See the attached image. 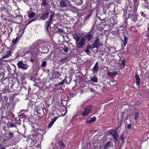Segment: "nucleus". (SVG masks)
<instances>
[{
  "mask_svg": "<svg viewBox=\"0 0 149 149\" xmlns=\"http://www.w3.org/2000/svg\"><path fill=\"white\" fill-rule=\"evenodd\" d=\"M76 41V44L79 48L84 45V38L80 36L77 37Z\"/></svg>",
  "mask_w": 149,
  "mask_h": 149,
  "instance_id": "1",
  "label": "nucleus"
},
{
  "mask_svg": "<svg viewBox=\"0 0 149 149\" xmlns=\"http://www.w3.org/2000/svg\"><path fill=\"white\" fill-rule=\"evenodd\" d=\"M17 65L19 68H20L24 70L26 69L28 66L26 64H24L21 61H20L18 62L17 64Z\"/></svg>",
  "mask_w": 149,
  "mask_h": 149,
  "instance_id": "2",
  "label": "nucleus"
},
{
  "mask_svg": "<svg viewBox=\"0 0 149 149\" xmlns=\"http://www.w3.org/2000/svg\"><path fill=\"white\" fill-rule=\"evenodd\" d=\"M49 2V0H43L41 3V7H43L44 9L48 8Z\"/></svg>",
  "mask_w": 149,
  "mask_h": 149,
  "instance_id": "3",
  "label": "nucleus"
},
{
  "mask_svg": "<svg viewBox=\"0 0 149 149\" xmlns=\"http://www.w3.org/2000/svg\"><path fill=\"white\" fill-rule=\"evenodd\" d=\"M92 107H87L85 108L84 111L82 113L83 116H85L89 114L91 110Z\"/></svg>",
  "mask_w": 149,
  "mask_h": 149,
  "instance_id": "4",
  "label": "nucleus"
},
{
  "mask_svg": "<svg viewBox=\"0 0 149 149\" xmlns=\"http://www.w3.org/2000/svg\"><path fill=\"white\" fill-rule=\"evenodd\" d=\"M70 3L68 0H62L60 2V6L62 7H65Z\"/></svg>",
  "mask_w": 149,
  "mask_h": 149,
  "instance_id": "5",
  "label": "nucleus"
},
{
  "mask_svg": "<svg viewBox=\"0 0 149 149\" xmlns=\"http://www.w3.org/2000/svg\"><path fill=\"white\" fill-rule=\"evenodd\" d=\"M125 60L124 58H121L119 61V67L120 68H124L125 66Z\"/></svg>",
  "mask_w": 149,
  "mask_h": 149,
  "instance_id": "6",
  "label": "nucleus"
},
{
  "mask_svg": "<svg viewBox=\"0 0 149 149\" xmlns=\"http://www.w3.org/2000/svg\"><path fill=\"white\" fill-rule=\"evenodd\" d=\"M110 134L113 136L116 141H117L118 138V136L116 131L114 130H112L110 132Z\"/></svg>",
  "mask_w": 149,
  "mask_h": 149,
  "instance_id": "7",
  "label": "nucleus"
},
{
  "mask_svg": "<svg viewBox=\"0 0 149 149\" xmlns=\"http://www.w3.org/2000/svg\"><path fill=\"white\" fill-rule=\"evenodd\" d=\"M98 70L99 67L98 62H97L92 69L93 72V74H95V73H97L98 72Z\"/></svg>",
  "mask_w": 149,
  "mask_h": 149,
  "instance_id": "8",
  "label": "nucleus"
},
{
  "mask_svg": "<svg viewBox=\"0 0 149 149\" xmlns=\"http://www.w3.org/2000/svg\"><path fill=\"white\" fill-rule=\"evenodd\" d=\"M107 75L110 77H115L116 75L119 74L118 72H108L107 73Z\"/></svg>",
  "mask_w": 149,
  "mask_h": 149,
  "instance_id": "9",
  "label": "nucleus"
},
{
  "mask_svg": "<svg viewBox=\"0 0 149 149\" xmlns=\"http://www.w3.org/2000/svg\"><path fill=\"white\" fill-rule=\"evenodd\" d=\"M96 118L93 117L91 118H89L86 121V123L87 124H89L93 122L96 120Z\"/></svg>",
  "mask_w": 149,
  "mask_h": 149,
  "instance_id": "10",
  "label": "nucleus"
},
{
  "mask_svg": "<svg viewBox=\"0 0 149 149\" xmlns=\"http://www.w3.org/2000/svg\"><path fill=\"white\" fill-rule=\"evenodd\" d=\"M49 14V13L48 12L46 13L43 14L40 19L43 20L46 19L48 17Z\"/></svg>",
  "mask_w": 149,
  "mask_h": 149,
  "instance_id": "11",
  "label": "nucleus"
},
{
  "mask_svg": "<svg viewBox=\"0 0 149 149\" xmlns=\"http://www.w3.org/2000/svg\"><path fill=\"white\" fill-rule=\"evenodd\" d=\"M135 81L136 84L138 86L140 84V79L138 75L136 74L135 76Z\"/></svg>",
  "mask_w": 149,
  "mask_h": 149,
  "instance_id": "12",
  "label": "nucleus"
},
{
  "mask_svg": "<svg viewBox=\"0 0 149 149\" xmlns=\"http://www.w3.org/2000/svg\"><path fill=\"white\" fill-rule=\"evenodd\" d=\"M99 40L98 39H97L96 40H95L94 44H93L94 47H98L100 44Z\"/></svg>",
  "mask_w": 149,
  "mask_h": 149,
  "instance_id": "13",
  "label": "nucleus"
},
{
  "mask_svg": "<svg viewBox=\"0 0 149 149\" xmlns=\"http://www.w3.org/2000/svg\"><path fill=\"white\" fill-rule=\"evenodd\" d=\"M91 80L93 82H97L98 81V79L97 77L94 76L91 78Z\"/></svg>",
  "mask_w": 149,
  "mask_h": 149,
  "instance_id": "14",
  "label": "nucleus"
},
{
  "mask_svg": "<svg viewBox=\"0 0 149 149\" xmlns=\"http://www.w3.org/2000/svg\"><path fill=\"white\" fill-rule=\"evenodd\" d=\"M75 1L76 2L77 5L78 6L81 5L83 3L82 0H76Z\"/></svg>",
  "mask_w": 149,
  "mask_h": 149,
  "instance_id": "15",
  "label": "nucleus"
},
{
  "mask_svg": "<svg viewBox=\"0 0 149 149\" xmlns=\"http://www.w3.org/2000/svg\"><path fill=\"white\" fill-rule=\"evenodd\" d=\"M11 56V52H8L7 54V55L4 56L2 57L3 59L5 58H8L10 56Z\"/></svg>",
  "mask_w": 149,
  "mask_h": 149,
  "instance_id": "16",
  "label": "nucleus"
},
{
  "mask_svg": "<svg viewBox=\"0 0 149 149\" xmlns=\"http://www.w3.org/2000/svg\"><path fill=\"white\" fill-rule=\"evenodd\" d=\"M8 125L9 126V127H16V126L13 123H8Z\"/></svg>",
  "mask_w": 149,
  "mask_h": 149,
  "instance_id": "17",
  "label": "nucleus"
},
{
  "mask_svg": "<svg viewBox=\"0 0 149 149\" xmlns=\"http://www.w3.org/2000/svg\"><path fill=\"white\" fill-rule=\"evenodd\" d=\"M58 144L60 146V148H63L65 147V145L61 141H59V142Z\"/></svg>",
  "mask_w": 149,
  "mask_h": 149,
  "instance_id": "18",
  "label": "nucleus"
},
{
  "mask_svg": "<svg viewBox=\"0 0 149 149\" xmlns=\"http://www.w3.org/2000/svg\"><path fill=\"white\" fill-rule=\"evenodd\" d=\"M93 36L91 34H88L86 36V38L88 39V40H91V38H92Z\"/></svg>",
  "mask_w": 149,
  "mask_h": 149,
  "instance_id": "19",
  "label": "nucleus"
},
{
  "mask_svg": "<svg viewBox=\"0 0 149 149\" xmlns=\"http://www.w3.org/2000/svg\"><path fill=\"white\" fill-rule=\"evenodd\" d=\"M35 14L33 13H30L28 15V16L30 18H32L35 16Z\"/></svg>",
  "mask_w": 149,
  "mask_h": 149,
  "instance_id": "20",
  "label": "nucleus"
},
{
  "mask_svg": "<svg viewBox=\"0 0 149 149\" xmlns=\"http://www.w3.org/2000/svg\"><path fill=\"white\" fill-rule=\"evenodd\" d=\"M127 37L125 36L124 37V46H125L127 42Z\"/></svg>",
  "mask_w": 149,
  "mask_h": 149,
  "instance_id": "21",
  "label": "nucleus"
},
{
  "mask_svg": "<svg viewBox=\"0 0 149 149\" xmlns=\"http://www.w3.org/2000/svg\"><path fill=\"white\" fill-rule=\"evenodd\" d=\"M139 115V112H136L134 115V119L135 120H136L138 118Z\"/></svg>",
  "mask_w": 149,
  "mask_h": 149,
  "instance_id": "22",
  "label": "nucleus"
},
{
  "mask_svg": "<svg viewBox=\"0 0 149 149\" xmlns=\"http://www.w3.org/2000/svg\"><path fill=\"white\" fill-rule=\"evenodd\" d=\"M90 46H87V48L85 50V52L88 53H88L91 50L89 49Z\"/></svg>",
  "mask_w": 149,
  "mask_h": 149,
  "instance_id": "23",
  "label": "nucleus"
},
{
  "mask_svg": "<svg viewBox=\"0 0 149 149\" xmlns=\"http://www.w3.org/2000/svg\"><path fill=\"white\" fill-rule=\"evenodd\" d=\"M54 123H53L51 121L50 122V123L49 124L48 126V128H50L51 126L53 125V124Z\"/></svg>",
  "mask_w": 149,
  "mask_h": 149,
  "instance_id": "24",
  "label": "nucleus"
},
{
  "mask_svg": "<svg viewBox=\"0 0 149 149\" xmlns=\"http://www.w3.org/2000/svg\"><path fill=\"white\" fill-rule=\"evenodd\" d=\"M54 123H53L51 121L50 122V123L49 124L48 126V128H50L51 126L53 125V124Z\"/></svg>",
  "mask_w": 149,
  "mask_h": 149,
  "instance_id": "25",
  "label": "nucleus"
},
{
  "mask_svg": "<svg viewBox=\"0 0 149 149\" xmlns=\"http://www.w3.org/2000/svg\"><path fill=\"white\" fill-rule=\"evenodd\" d=\"M46 24L45 25V27H46L47 29L48 30V28L49 25L50 24L49 22H46Z\"/></svg>",
  "mask_w": 149,
  "mask_h": 149,
  "instance_id": "26",
  "label": "nucleus"
},
{
  "mask_svg": "<svg viewBox=\"0 0 149 149\" xmlns=\"http://www.w3.org/2000/svg\"><path fill=\"white\" fill-rule=\"evenodd\" d=\"M88 46H90L89 49L91 50H92V49L94 47L93 45H88Z\"/></svg>",
  "mask_w": 149,
  "mask_h": 149,
  "instance_id": "27",
  "label": "nucleus"
},
{
  "mask_svg": "<svg viewBox=\"0 0 149 149\" xmlns=\"http://www.w3.org/2000/svg\"><path fill=\"white\" fill-rule=\"evenodd\" d=\"M46 64V62L45 61H43L42 62V67L45 66Z\"/></svg>",
  "mask_w": 149,
  "mask_h": 149,
  "instance_id": "28",
  "label": "nucleus"
},
{
  "mask_svg": "<svg viewBox=\"0 0 149 149\" xmlns=\"http://www.w3.org/2000/svg\"><path fill=\"white\" fill-rule=\"evenodd\" d=\"M106 148V146H103L101 147L100 149H105Z\"/></svg>",
  "mask_w": 149,
  "mask_h": 149,
  "instance_id": "29",
  "label": "nucleus"
},
{
  "mask_svg": "<svg viewBox=\"0 0 149 149\" xmlns=\"http://www.w3.org/2000/svg\"><path fill=\"white\" fill-rule=\"evenodd\" d=\"M63 51L66 53H67L68 51V49L67 48H65L63 49Z\"/></svg>",
  "mask_w": 149,
  "mask_h": 149,
  "instance_id": "30",
  "label": "nucleus"
},
{
  "mask_svg": "<svg viewBox=\"0 0 149 149\" xmlns=\"http://www.w3.org/2000/svg\"><path fill=\"white\" fill-rule=\"evenodd\" d=\"M57 119V118H54L51 121L53 123H54V122L56 121Z\"/></svg>",
  "mask_w": 149,
  "mask_h": 149,
  "instance_id": "31",
  "label": "nucleus"
},
{
  "mask_svg": "<svg viewBox=\"0 0 149 149\" xmlns=\"http://www.w3.org/2000/svg\"><path fill=\"white\" fill-rule=\"evenodd\" d=\"M57 119V118H54L51 121L53 123H54V122L56 121Z\"/></svg>",
  "mask_w": 149,
  "mask_h": 149,
  "instance_id": "32",
  "label": "nucleus"
},
{
  "mask_svg": "<svg viewBox=\"0 0 149 149\" xmlns=\"http://www.w3.org/2000/svg\"><path fill=\"white\" fill-rule=\"evenodd\" d=\"M124 137H123V135H122L121 136H120V140H122V141H123V140H124Z\"/></svg>",
  "mask_w": 149,
  "mask_h": 149,
  "instance_id": "33",
  "label": "nucleus"
},
{
  "mask_svg": "<svg viewBox=\"0 0 149 149\" xmlns=\"http://www.w3.org/2000/svg\"><path fill=\"white\" fill-rule=\"evenodd\" d=\"M110 142L109 141V142H107L105 146H106V147H107V146L109 145H110Z\"/></svg>",
  "mask_w": 149,
  "mask_h": 149,
  "instance_id": "34",
  "label": "nucleus"
},
{
  "mask_svg": "<svg viewBox=\"0 0 149 149\" xmlns=\"http://www.w3.org/2000/svg\"><path fill=\"white\" fill-rule=\"evenodd\" d=\"M17 39H15V40H13L12 41V42H13L14 43V44H15L17 42Z\"/></svg>",
  "mask_w": 149,
  "mask_h": 149,
  "instance_id": "35",
  "label": "nucleus"
},
{
  "mask_svg": "<svg viewBox=\"0 0 149 149\" xmlns=\"http://www.w3.org/2000/svg\"><path fill=\"white\" fill-rule=\"evenodd\" d=\"M140 13L142 16H143V17H144L145 16V15H144L143 12H141Z\"/></svg>",
  "mask_w": 149,
  "mask_h": 149,
  "instance_id": "36",
  "label": "nucleus"
},
{
  "mask_svg": "<svg viewBox=\"0 0 149 149\" xmlns=\"http://www.w3.org/2000/svg\"><path fill=\"white\" fill-rule=\"evenodd\" d=\"M53 14H52V15H51L50 18H49L50 20H52V18L53 17Z\"/></svg>",
  "mask_w": 149,
  "mask_h": 149,
  "instance_id": "37",
  "label": "nucleus"
},
{
  "mask_svg": "<svg viewBox=\"0 0 149 149\" xmlns=\"http://www.w3.org/2000/svg\"><path fill=\"white\" fill-rule=\"evenodd\" d=\"M18 17H19V18H20L21 19H22V17L21 16H18V17H16L15 18V19H16Z\"/></svg>",
  "mask_w": 149,
  "mask_h": 149,
  "instance_id": "38",
  "label": "nucleus"
},
{
  "mask_svg": "<svg viewBox=\"0 0 149 149\" xmlns=\"http://www.w3.org/2000/svg\"><path fill=\"white\" fill-rule=\"evenodd\" d=\"M57 31H59L61 32H62L63 31V30H62V29H57Z\"/></svg>",
  "mask_w": 149,
  "mask_h": 149,
  "instance_id": "39",
  "label": "nucleus"
},
{
  "mask_svg": "<svg viewBox=\"0 0 149 149\" xmlns=\"http://www.w3.org/2000/svg\"><path fill=\"white\" fill-rule=\"evenodd\" d=\"M35 20V19H32L31 21H30L29 22L28 24H29V23H31V22Z\"/></svg>",
  "mask_w": 149,
  "mask_h": 149,
  "instance_id": "40",
  "label": "nucleus"
},
{
  "mask_svg": "<svg viewBox=\"0 0 149 149\" xmlns=\"http://www.w3.org/2000/svg\"><path fill=\"white\" fill-rule=\"evenodd\" d=\"M127 127L128 129H130L131 128V125H128Z\"/></svg>",
  "mask_w": 149,
  "mask_h": 149,
  "instance_id": "41",
  "label": "nucleus"
},
{
  "mask_svg": "<svg viewBox=\"0 0 149 149\" xmlns=\"http://www.w3.org/2000/svg\"><path fill=\"white\" fill-rule=\"evenodd\" d=\"M0 149H6L3 146H2L1 148H0Z\"/></svg>",
  "mask_w": 149,
  "mask_h": 149,
  "instance_id": "42",
  "label": "nucleus"
},
{
  "mask_svg": "<svg viewBox=\"0 0 149 149\" xmlns=\"http://www.w3.org/2000/svg\"><path fill=\"white\" fill-rule=\"evenodd\" d=\"M9 135L11 137H12L13 136V134L12 133H10Z\"/></svg>",
  "mask_w": 149,
  "mask_h": 149,
  "instance_id": "43",
  "label": "nucleus"
},
{
  "mask_svg": "<svg viewBox=\"0 0 149 149\" xmlns=\"http://www.w3.org/2000/svg\"><path fill=\"white\" fill-rule=\"evenodd\" d=\"M90 90L92 92H93L94 91L93 89V88H90Z\"/></svg>",
  "mask_w": 149,
  "mask_h": 149,
  "instance_id": "44",
  "label": "nucleus"
},
{
  "mask_svg": "<svg viewBox=\"0 0 149 149\" xmlns=\"http://www.w3.org/2000/svg\"><path fill=\"white\" fill-rule=\"evenodd\" d=\"M63 82H61L59 84L61 85H63Z\"/></svg>",
  "mask_w": 149,
  "mask_h": 149,
  "instance_id": "45",
  "label": "nucleus"
},
{
  "mask_svg": "<svg viewBox=\"0 0 149 149\" xmlns=\"http://www.w3.org/2000/svg\"><path fill=\"white\" fill-rule=\"evenodd\" d=\"M65 109V114L63 115V116L65 115L66 114V113H67V110H66V109Z\"/></svg>",
  "mask_w": 149,
  "mask_h": 149,
  "instance_id": "46",
  "label": "nucleus"
},
{
  "mask_svg": "<svg viewBox=\"0 0 149 149\" xmlns=\"http://www.w3.org/2000/svg\"><path fill=\"white\" fill-rule=\"evenodd\" d=\"M118 3H121V1L120 0H118Z\"/></svg>",
  "mask_w": 149,
  "mask_h": 149,
  "instance_id": "47",
  "label": "nucleus"
},
{
  "mask_svg": "<svg viewBox=\"0 0 149 149\" xmlns=\"http://www.w3.org/2000/svg\"><path fill=\"white\" fill-rule=\"evenodd\" d=\"M17 124H18V125H20V121H19V122L17 123Z\"/></svg>",
  "mask_w": 149,
  "mask_h": 149,
  "instance_id": "48",
  "label": "nucleus"
},
{
  "mask_svg": "<svg viewBox=\"0 0 149 149\" xmlns=\"http://www.w3.org/2000/svg\"><path fill=\"white\" fill-rule=\"evenodd\" d=\"M6 12H7V13H8V11H7Z\"/></svg>",
  "mask_w": 149,
  "mask_h": 149,
  "instance_id": "49",
  "label": "nucleus"
},
{
  "mask_svg": "<svg viewBox=\"0 0 149 149\" xmlns=\"http://www.w3.org/2000/svg\"><path fill=\"white\" fill-rule=\"evenodd\" d=\"M148 30H149V28H148Z\"/></svg>",
  "mask_w": 149,
  "mask_h": 149,
  "instance_id": "50",
  "label": "nucleus"
}]
</instances>
